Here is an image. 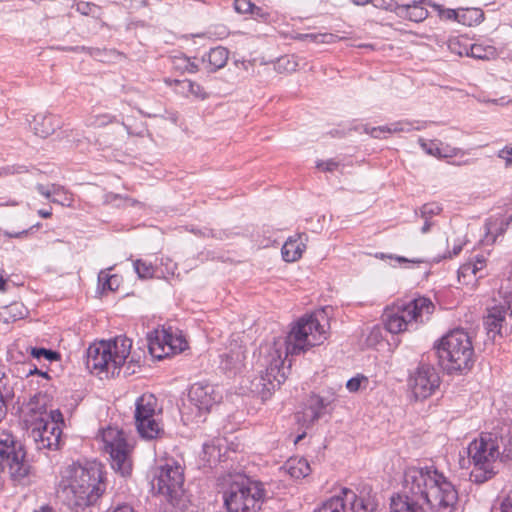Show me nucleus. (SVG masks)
Segmentation results:
<instances>
[{
    "label": "nucleus",
    "instance_id": "58836bf2",
    "mask_svg": "<svg viewBox=\"0 0 512 512\" xmlns=\"http://www.w3.org/2000/svg\"><path fill=\"white\" fill-rule=\"evenodd\" d=\"M54 197L51 199L52 203L60 204L62 206L71 207L73 205V194L67 191L64 187L56 184L54 185Z\"/></svg>",
    "mask_w": 512,
    "mask_h": 512
},
{
    "label": "nucleus",
    "instance_id": "7c9ffc66",
    "mask_svg": "<svg viewBox=\"0 0 512 512\" xmlns=\"http://www.w3.org/2000/svg\"><path fill=\"white\" fill-rule=\"evenodd\" d=\"M110 270H112V267L101 270L98 274V288L101 289L102 293L105 291H116L121 284V277L117 274L109 275L107 271Z\"/></svg>",
    "mask_w": 512,
    "mask_h": 512
},
{
    "label": "nucleus",
    "instance_id": "680f3d73",
    "mask_svg": "<svg viewBox=\"0 0 512 512\" xmlns=\"http://www.w3.org/2000/svg\"><path fill=\"white\" fill-rule=\"evenodd\" d=\"M424 220V224L421 228L422 233H427L430 231L431 227L434 225V222L431 219L422 218Z\"/></svg>",
    "mask_w": 512,
    "mask_h": 512
},
{
    "label": "nucleus",
    "instance_id": "6ab92c4d",
    "mask_svg": "<svg viewBox=\"0 0 512 512\" xmlns=\"http://www.w3.org/2000/svg\"><path fill=\"white\" fill-rule=\"evenodd\" d=\"M392 11L400 18L412 22H422L428 17V10L423 6L422 0H413L409 3H395Z\"/></svg>",
    "mask_w": 512,
    "mask_h": 512
},
{
    "label": "nucleus",
    "instance_id": "72a5a7b5",
    "mask_svg": "<svg viewBox=\"0 0 512 512\" xmlns=\"http://www.w3.org/2000/svg\"><path fill=\"white\" fill-rule=\"evenodd\" d=\"M49 401V396L46 393L38 392L30 397L25 409L29 413L42 415L46 411Z\"/></svg>",
    "mask_w": 512,
    "mask_h": 512
},
{
    "label": "nucleus",
    "instance_id": "a19ab883",
    "mask_svg": "<svg viewBox=\"0 0 512 512\" xmlns=\"http://www.w3.org/2000/svg\"><path fill=\"white\" fill-rule=\"evenodd\" d=\"M104 202L107 204H115L117 206H119L122 202L130 206H134L136 203H138L135 199L115 193H107L104 197Z\"/></svg>",
    "mask_w": 512,
    "mask_h": 512
},
{
    "label": "nucleus",
    "instance_id": "603ef678",
    "mask_svg": "<svg viewBox=\"0 0 512 512\" xmlns=\"http://www.w3.org/2000/svg\"><path fill=\"white\" fill-rule=\"evenodd\" d=\"M49 419L45 420V423H55L58 424V427L62 429V426L64 425V418L63 414L59 409L51 410L49 413Z\"/></svg>",
    "mask_w": 512,
    "mask_h": 512
},
{
    "label": "nucleus",
    "instance_id": "bf43d9fd",
    "mask_svg": "<svg viewBox=\"0 0 512 512\" xmlns=\"http://www.w3.org/2000/svg\"><path fill=\"white\" fill-rule=\"evenodd\" d=\"M441 150H442V154H439V157H445V158L456 156L458 154V152L460 151L457 148H451L449 146L441 148Z\"/></svg>",
    "mask_w": 512,
    "mask_h": 512
},
{
    "label": "nucleus",
    "instance_id": "412c9836",
    "mask_svg": "<svg viewBox=\"0 0 512 512\" xmlns=\"http://www.w3.org/2000/svg\"><path fill=\"white\" fill-rule=\"evenodd\" d=\"M507 311L505 306H494L488 310L485 317V327L490 338L495 339L497 335L502 334V328L506 322Z\"/></svg>",
    "mask_w": 512,
    "mask_h": 512
},
{
    "label": "nucleus",
    "instance_id": "6e6d98bb",
    "mask_svg": "<svg viewBox=\"0 0 512 512\" xmlns=\"http://www.w3.org/2000/svg\"><path fill=\"white\" fill-rule=\"evenodd\" d=\"M54 185L55 184H51L50 186H45L43 184H38L36 186V189L42 196H44L45 198H47L51 201V199L54 197V192H52V190H54Z\"/></svg>",
    "mask_w": 512,
    "mask_h": 512
},
{
    "label": "nucleus",
    "instance_id": "2f4dec72",
    "mask_svg": "<svg viewBox=\"0 0 512 512\" xmlns=\"http://www.w3.org/2000/svg\"><path fill=\"white\" fill-rule=\"evenodd\" d=\"M468 56L480 60H490L496 58L497 50L490 44L471 43Z\"/></svg>",
    "mask_w": 512,
    "mask_h": 512
},
{
    "label": "nucleus",
    "instance_id": "f257e3e1",
    "mask_svg": "<svg viewBox=\"0 0 512 512\" xmlns=\"http://www.w3.org/2000/svg\"><path fill=\"white\" fill-rule=\"evenodd\" d=\"M324 311L300 318L287 336L275 337L259 347V375L251 381L248 389L262 400L268 399L272 392L286 379L284 362L286 357L307 351L322 344L328 336Z\"/></svg>",
    "mask_w": 512,
    "mask_h": 512
},
{
    "label": "nucleus",
    "instance_id": "09e8293b",
    "mask_svg": "<svg viewBox=\"0 0 512 512\" xmlns=\"http://www.w3.org/2000/svg\"><path fill=\"white\" fill-rule=\"evenodd\" d=\"M234 10L239 14H250L251 9L254 7V3L250 0H234Z\"/></svg>",
    "mask_w": 512,
    "mask_h": 512
},
{
    "label": "nucleus",
    "instance_id": "f3484780",
    "mask_svg": "<svg viewBox=\"0 0 512 512\" xmlns=\"http://www.w3.org/2000/svg\"><path fill=\"white\" fill-rule=\"evenodd\" d=\"M355 500V492L343 488L339 495L332 496L326 500L314 512H351V503Z\"/></svg>",
    "mask_w": 512,
    "mask_h": 512
},
{
    "label": "nucleus",
    "instance_id": "4c0bfd02",
    "mask_svg": "<svg viewBox=\"0 0 512 512\" xmlns=\"http://www.w3.org/2000/svg\"><path fill=\"white\" fill-rule=\"evenodd\" d=\"M300 59L296 55H285L280 57L276 62V69L280 73H292L300 67Z\"/></svg>",
    "mask_w": 512,
    "mask_h": 512
},
{
    "label": "nucleus",
    "instance_id": "4d7b16f0",
    "mask_svg": "<svg viewBox=\"0 0 512 512\" xmlns=\"http://www.w3.org/2000/svg\"><path fill=\"white\" fill-rule=\"evenodd\" d=\"M492 512H512V498L510 496L503 499L498 508H493Z\"/></svg>",
    "mask_w": 512,
    "mask_h": 512
},
{
    "label": "nucleus",
    "instance_id": "5fc2aeb1",
    "mask_svg": "<svg viewBox=\"0 0 512 512\" xmlns=\"http://www.w3.org/2000/svg\"><path fill=\"white\" fill-rule=\"evenodd\" d=\"M497 156L505 161L506 167L512 165V147L505 146L498 152Z\"/></svg>",
    "mask_w": 512,
    "mask_h": 512
},
{
    "label": "nucleus",
    "instance_id": "dca6fc26",
    "mask_svg": "<svg viewBox=\"0 0 512 512\" xmlns=\"http://www.w3.org/2000/svg\"><path fill=\"white\" fill-rule=\"evenodd\" d=\"M188 398L190 403L198 409L201 416L202 413L208 412L214 404L218 403L222 396L212 384L197 382L191 385Z\"/></svg>",
    "mask_w": 512,
    "mask_h": 512
},
{
    "label": "nucleus",
    "instance_id": "a18cd8bd",
    "mask_svg": "<svg viewBox=\"0 0 512 512\" xmlns=\"http://www.w3.org/2000/svg\"><path fill=\"white\" fill-rule=\"evenodd\" d=\"M433 7L441 19L457 21L458 9L444 8L439 4H434Z\"/></svg>",
    "mask_w": 512,
    "mask_h": 512
},
{
    "label": "nucleus",
    "instance_id": "de8ad7c7",
    "mask_svg": "<svg viewBox=\"0 0 512 512\" xmlns=\"http://www.w3.org/2000/svg\"><path fill=\"white\" fill-rule=\"evenodd\" d=\"M76 10L83 15H93L99 7L91 2L80 1L76 4Z\"/></svg>",
    "mask_w": 512,
    "mask_h": 512
},
{
    "label": "nucleus",
    "instance_id": "c9c22d12",
    "mask_svg": "<svg viewBox=\"0 0 512 512\" xmlns=\"http://www.w3.org/2000/svg\"><path fill=\"white\" fill-rule=\"evenodd\" d=\"M377 506L374 497L355 494V500L351 503V512H376Z\"/></svg>",
    "mask_w": 512,
    "mask_h": 512
},
{
    "label": "nucleus",
    "instance_id": "473e14b6",
    "mask_svg": "<svg viewBox=\"0 0 512 512\" xmlns=\"http://www.w3.org/2000/svg\"><path fill=\"white\" fill-rule=\"evenodd\" d=\"M26 313L27 310L22 303L13 302L7 306L2 307L0 311V317L4 320V322L9 323L24 318Z\"/></svg>",
    "mask_w": 512,
    "mask_h": 512
},
{
    "label": "nucleus",
    "instance_id": "ea45409f",
    "mask_svg": "<svg viewBox=\"0 0 512 512\" xmlns=\"http://www.w3.org/2000/svg\"><path fill=\"white\" fill-rule=\"evenodd\" d=\"M134 270L140 279L152 278L155 273V267L142 259H138L134 262Z\"/></svg>",
    "mask_w": 512,
    "mask_h": 512
},
{
    "label": "nucleus",
    "instance_id": "20e7f679",
    "mask_svg": "<svg viewBox=\"0 0 512 512\" xmlns=\"http://www.w3.org/2000/svg\"><path fill=\"white\" fill-rule=\"evenodd\" d=\"M472 464L470 480L481 484L496 474L498 460L512 459V425L481 433L467 448Z\"/></svg>",
    "mask_w": 512,
    "mask_h": 512
},
{
    "label": "nucleus",
    "instance_id": "ddd939ff",
    "mask_svg": "<svg viewBox=\"0 0 512 512\" xmlns=\"http://www.w3.org/2000/svg\"><path fill=\"white\" fill-rule=\"evenodd\" d=\"M148 347L152 356L164 358L171 354L180 353L187 347V342L165 329L155 330L148 337Z\"/></svg>",
    "mask_w": 512,
    "mask_h": 512
},
{
    "label": "nucleus",
    "instance_id": "1a4fd4ad",
    "mask_svg": "<svg viewBox=\"0 0 512 512\" xmlns=\"http://www.w3.org/2000/svg\"><path fill=\"white\" fill-rule=\"evenodd\" d=\"M5 468L16 483H24L32 473L24 447L8 432L0 433V470Z\"/></svg>",
    "mask_w": 512,
    "mask_h": 512
},
{
    "label": "nucleus",
    "instance_id": "e433bc0d",
    "mask_svg": "<svg viewBox=\"0 0 512 512\" xmlns=\"http://www.w3.org/2000/svg\"><path fill=\"white\" fill-rule=\"evenodd\" d=\"M115 121V116L109 113H90L84 120L86 127L101 128Z\"/></svg>",
    "mask_w": 512,
    "mask_h": 512
},
{
    "label": "nucleus",
    "instance_id": "c85d7f7f",
    "mask_svg": "<svg viewBox=\"0 0 512 512\" xmlns=\"http://www.w3.org/2000/svg\"><path fill=\"white\" fill-rule=\"evenodd\" d=\"M305 245L299 239L289 238L281 249L283 260L294 262L301 258Z\"/></svg>",
    "mask_w": 512,
    "mask_h": 512
},
{
    "label": "nucleus",
    "instance_id": "c756f323",
    "mask_svg": "<svg viewBox=\"0 0 512 512\" xmlns=\"http://www.w3.org/2000/svg\"><path fill=\"white\" fill-rule=\"evenodd\" d=\"M484 19V13L479 8H459L457 22L465 26L480 24Z\"/></svg>",
    "mask_w": 512,
    "mask_h": 512
},
{
    "label": "nucleus",
    "instance_id": "7ed1b4c3",
    "mask_svg": "<svg viewBox=\"0 0 512 512\" xmlns=\"http://www.w3.org/2000/svg\"><path fill=\"white\" fill-rule=\"evenodd\" d=\"M105 475L104 466L98 461L73 463L63 472L58 497L74 509L93 506L106 490Z\"/></svg>",
    "mask_w": 512,
    "mask_h": 512
},
{
    "label": "nucleus",
    "instance_id": "bb28decb",
    "mask_svg": "<svg viewBox=\"0 0 512 512\" xmlns=\"http://www.w3.org/2000/svg\"><path fill=\"white\" fill-rule=\"evenodd\" d=\"M229 57V51L222 47L217 46L211 48L210 51L202 58L203 62H207L211 71H216L223 68Z\"/></svg>",
    "mask_w": 512,
    "mask_h": 512
},
{
    "label": "nucleus",
    "instance_id": "3c124183",
    "mask_svg": "<svg viewBox=\"0 0 512 512\" xmlns=\"http://www.w3.org/2000/svg\"><path fill=\"white\" fill-rule=\"evenodd\" d=\"M318 38H321L322 43H329L333 39L332 34H301L299 39L309 40V41H318Z\"/></svg>",
    "mask_w": 512,
    "mask_h": 512
},
{
    "label": "nucleus",
    "instance_id": "393cba45",
    "mask_svg": "<svg viewBox=\"0 0 512 512\" xmlns=\"http://www.w3.org/2000/svg\"><path fill=\"white\" fill-rule=\"evenodd\" d=\"M414 129L419 130L420 127H414L413 124L408 121H398L379 127H365V132L373 138H382V135L385 133L410 132Z\"/></svg>",
    "mask_w": 512,
    "mask_h": 512
},
{
    "label": "nucleus",
    "instance_id": "0e129e2a",
    "mask_svg": "<svg viewBox=\"0 0 512 512\" xmlns=\"http://www.w3.org/2000/svg\"><path fill=\"white\" fill-rule=\"evenodd\" d=\"M462 250V245H455L453 247V250L452 252H449L448 255H445L443 258H452L453 256H456L460 253V251Z\"/></svg>",
    "mask_w": 512,
    "mask_h": 512
},
{
    "label": "nucleus",
    "instance_id": "f03ea898",
    "mask_svg": "<svg viewBox=\"0 0 512 512\" xmlns=\"http://www.w3.org/2000/svg\"><path fill=\"white\" fill-rule=\"evenodd\" d=\"M403 489L404 495L391 497L390 512H455L458 493L434 466L407 467Z\"/></svg>",
    "mask_w": 512,
    "mask_h": 512
},
{
    "label": "nucleus",
    "instance_id": "49530a36",
    "mask_svg": "<svg viewBox=\"0 0 512 512\" xmlns=\"http://www.w3.org/2000/svg\"><path fill=\"white\" fill-rule=\"evenodd\" d=\"M31 355L34 358L40 359L41 357H44L45 359L49 361L56 360L58 358V353L54 352L52 350H48L45 348H32L31 349Z\"/></svg>",
    "mask_w": 512,
    "mask_h": 512
},
{
    "label": "nucleus",
    "instance_id": "5701e85b",
    "mask_svg": "<svg viewBox=\"0 0 512 512\" xmlns=\"http://www.w3.org/2000/svg\"><path fill=\"white\" fill-rule=\"evenodd\" d=\"M58 123L56 118L49 113H38L32 117L30 121V127L34 131L35 135L46 138L51 135Z\"/></svg>",
    "mask_w": 512,
    "mask_h": 512
},
{
    "label": "nucleus",
    "instance_id": "0eeeda50",
    "mask_svg": "<svg viewBox=\"0 0 512 512\" xmlns=\"http://www.w3.org/2000/svg\"><path fill=\"white\" fill-rule=\"evenodd\" d=\"M131 346L132 341L125 336L94 343L87 349L86 366L98 373L118 374L130 354Z\"/></svg>",
    "mask_w": 512,
    "mask_h": 512
},
{
    "label": "nucleus",
    "instance_id": "4be33fe9",
    "mask_svg": "<svg viewBox=\"0 0 512 512\" xmlns=\"http://www.w3.org/2000/svg\"><path fill=\"white\" fill-rule=\"evenodd\" d=\"M165 83L169 86L174 85L175 92L184 97L193 96L200 100H204L207 97V94L204 91L203 87L200 84L193 82L191 80L165 79Z\"/></svg>",
    "mask_w": 512,
    "mask_h": 512
},
{
    "label": "nucleus",
    "instance_id": "338daca9",
    "mask_svg": "<svg viewBox=\"0 0 512 512\" xmlns=\"http://www.w3.org/2000/svg\"><path fill=\"white\" fill-rule=\"evenodd\" d=\"M38 215L42 218H50L51 215H52V212L51 210H44V209H40L38 211Z\"/></svg>",
    "mask_w": 512,
    "mask_h": 512
},
{
    "label": "nucleus",
    "instance_id": "8fccbe9b",
    "mask_svg": "<svg viewBox=\"0 0 512 512\" xmlns=\"http://www.w3.org/2000/svg\"><path fill=\"white\" fill-rule=\"evenodd\" d=\"M419 143L421 147L432 156L439 157V154H442L441 148L433 141L428 143L424 139H419Z\"/></svg>",
    "mask_w": 512,
    "mask_h": 512
},
{
    "label": "nucleus",
    "instance_id": "2eb2a0df",
    "mask_svg": "<svg viewBox=\"0 0 512 512\" xmlns=\"http://www.w3.org/2000/svg\"><path fill=\"white\" fill-rule=\"evenodd\" d=\"M62 429L55 423H45L39 418L30 431V437L34 440L38 450H56L60 446Z\"/></svg>",
    "mask_w": 512,
    "mask_h": 512
},
{
    "label": "nucleus",
    "instance_id": "13d9d810",
    "mask_svg": "<svg viewBox=\"0 0 512 512\" xmlns=\"http://www.w3.org/2000/svg\"><path fill=\"white\" fill-rule=\"evenodd\" d=\"M250 15H252V17L254 19H267L269 14L264 11L261 7H258L254 4V7L251 9L250 11Z\"/></svg>",
    "mask_w": 512,
    "mask_h": 512
},
{
    "label": "nucleus",
    "instance_id": "e2e57ef3",
    "mask_svg": "<svg viewBox=\"0 0 512 512\" xmlns=\"http://www.w3.org/2000/svg\"><path fill=\"white\" fill-rule=\"evenodd\" d=\"M503 306H505L507 314L509 313L510 318H512V295L506 298Z\"/></svg>",
    "mask_w": 512,
    "mask_h": 512
},
{
    "label": "nucleus",
    "instance_id": "423d86ee",
    "mask_svg": "<svg viewBox=\"0 0 512 512\" xmlns=\"http://www.w3.org/2000/svg\"><path fill=\"white\" fill-rule=\"evenodd\" d=\"M435 347L439 362L448 373H463L471 369L474 349L469 334L464 330L450 331Z\"/></svg>",
    "mask_w": 512,
    "mask_h": 512
},
{
    "label": "nucleus",
    "instance_id": "9b49d317",
    "mask_svg": "<svg viewBox=\"0 0 512 512\" xmlns=\"http://www.w3.org/2000/svg\"><path fill=\"white\" fill-rule=\"evenodd\" d=\"M151 484L154 491L174 503L184 491V468L173 459L166 460L155 469Z\"/></svg>",
    "mask_w": 512,
    "mask_h": 512
},
{
    "label": "nucleus",
    "instance_id": "774afa93",
    "mask_svg": "<svg viewBox=\"0 0 512 512\" xmlns=\"http://www.w3.org/2000/svg\"><path fill=\"white\" fill-rule=\"evenodd\" d=\"M9 237H14V238H20L22 237L23 235H26L27 234V231L26 230H23L21 232H18V233H6Z\"/></svg>",
    "mask_w": 512,
    "mask_h": 512
},
{
    "label": "nucleus",
    "instance_id": "6e6552de",
    "mask_svg": "<svg viewBox=\"0 0 512 512\" xmlns=\"http://www.w3.org/2000/svg\"><path fill=\"white\" fill-rule=\"evenodd\" d=\"M265 497L263 484L250 479L233 482L224 493V505L229 512H256Z\"/></svg>",
    "mask_w": 512,
    "mask_h": 512
},
{
    "label": "nucleus",
    "instance_id": "69168bd1",
    "mask_svg": "<svg viewBox=\"0 0 512 512\" xmlns=\"http://www.w3.org/2000/svg\"><path fill=\"white\" fill-rule=\"evenodd\" d=\"M113 512H134V510L129 505H120Z\"/></svg>",
    "mask_w": 512,
    "mask_h": 512
},
{
    "label": "nucleus",
    "instance_id": "f8f14e48",
    "mask_svg": "<svg viewBox=\"0 0 512 512\" xmlns=\"http://www.w3.org/2000/svg\"><path fill=\"white\" fill-rule=\"evenodd\" d=\"M160 411L157 398L152 394H143L136 400L134 418L141 437L155 439L163 432Z\"/></svg>",
    "mask_w": 512,
    "mask_h": 512
},
{
    "label": "nucleus",
    "instance_id": "864d4df0",
    "mask_svg": "<svg viewBox=\"0 0 512 512\" xmlns=\"http://www.w3.org/2000/svg\"><path fill=\"white\" fill-rule=\"evenodd\" d=\"M338 166L339 163L333 159L317 162V168L325 172H333L338 168Z\"/></svg>",
    "mask_w": 512,
    "mask_h": 512
},
{
    "label": "nucleus",
    "instance_id": "052dcab7",
    "mask_svg": "<svg viewBox=\"0 0 512 512\" xmlns=\"http://www.w3.org/2000/svg\"><path fill=\"white\" fill-rule=\"evenodd\" d=\"M388 257L390 259H395L399 263H413V264L422 263V260L418 259V258L408 259V258H405V257H402V256H393V255H390Z\"/></svg>",
    "mask_w": 512,
    "mask_h": 512
},
{
    "label": "nucleus",
    "instance_id": "9d476101",
    "mask_svg": "<svg viewBox=\"0 0 512 512\" xmlns=\"http://www.w3.org/2000/svg\"><path fill=\"white\" fill-rule=\"evenodd\" d=\"M98 439L103 450L110 456L112 468L122 476L129 475L132 470L131 447L124 432L117 427L109 426L100 432Z\"/></svg>",
    "mask_w": 512,
    "mask_h": 512
},
{
    "label": "nucleus",
    "instance_id": "4468645a",
    "mask_svg": "<svg viewBox=\"0 0 512 512\" xmlns=\"http://www.w3.org/2000/svg\"><path fill=\"white\" fill-rule=\"evenodd\" d=\"M440 378L435 368L430 365H421L411 378V387L417 399L430 397L439 387Z\"/></svg>",
    "mask_w": 512,
    "mask_h": 512
},
{
    "label": "nucleus",
    "instance_id": "b1692460",
    "mask_svg": "<svg viewBox=\"0 0 512 512\" xmlns=\"http://www.w3.org/2000/svg\"><path fill=\"white\" fill-rule=\"evenodd\" d=\"M245 357L243 347L231 348L229 352L221 355L220 368L226 373L235 374L241 370Z\"/></svg>",
    "mask_w": 512,
    "mask_h": 512
},
{
    "label": "nucleus",
    "instance_id": "79ce46f5",
    "mask_svg": "<svg viewBox=\"0 0 512 512\" xmlns=\"http://www.w3.org/2000/svg\"><path fill=\"white\" fill-rule=\"evenodd\" d=\"M368 383L369 379L366 376L358 374L347 381L346 388L349 392H357L361 387L366 388Z\"/></svg>",
    "mask_w": 512,
    "mask_h": 512
},
{
    "label": "nucleus",
    "instance_id": "a878e982",
    "mask_svg": "<svg viewBox=\"0 0 512 512\" xmlns=\"http://www.w3.org/2000/svg\"><path fill=\"white\" fill-rule=\"evenodd\" d=\"M283 469L295 479L305 478L311 472L308 461L305 458L298 457L288 459L284 464Z\"/></svg>",
    "mask_w": 512,
    "mask_h": 512
},
{
    "label": "nucleus",
    "instance_id": "c03bdc74",
    "mask_svg": "<svg viewBox=\"0 0 512 512\" xmlns=\"http://www.w3.org/2000/svg\"><path fill=\"white\" fill-rule=\"evenodd\" d=\"M176 67L188 73H196L198 71V65L188 57L177 58Z\"/></svg>",
    "mask_w": 512,
    "mask_h": 512
},
{
    "label": "nucleus",
    "instance_id": "cd10ccee",
    "mask_svg": "<svg viewBox=\"0 0 512 512\" xmlns=\"http://www.w3.org/2000/svg\"><path fill=\"white\" fill-rule=\"evenodd\" d=\"M226 440L223 438H214L204 443L203 453L209 464L216 463L225 455L223 450L226 448Z\"/></svg>",
    "mask_w": 512,
    "mask_h": 512
},
{
    "label": "nucleus",
    "instance_id": "39448f33",
    "mask_svg": "<svg viewBox=\"0 0 512 512\" xmlns=\"http://www.w3.org/2000/svg\"><path fill=\"white\" fill-rule=\"evenodd\" d=\"M435 305L427 297H417L409 301H398L386 307L382 321L387 331L393 334L413 329L419 323L429 320Z\"/></svg>",
    "mask_w": 512,
    "mask_h": 512
},
{
    "label": "nucleus",
    "instance_id": "aec40b11",
    "mask_svg": "<svg viewBox=\"0 0 512 512\" xmlns=\"http://www.w3.org/2000/svg\"><path fill=\"white\" fill-rule=\"evenodd\" d=\"M326 404L324 399L318 395H312L301 413L297 414V421L308 427L317 421L323 414Z\"/></svg>",
    "mask_w": 512,
    "mask_h": 512
},
{
    "label": "nucleus",
    "instance_id": "37998d69",
    "mask_svg": "<svg viewBox=\"0 0 512 512\" xmlns=\"http://www.w3.org/2000/svg\"><path fill=\"white\" fill-rule=\"evenodd\" d=\"M441 211L442 208L438 203H427L420 208V217L432 219L434 216L439 215Z\"/></svg>",
    "mask_w": 512,
    "mask_h": 512
},
{
    "label": "nucleus",
    "instance_id": "a211bd4d",
    "mask_svg": "<svg viewBox=\"0 0 512 512\" xmlns=\"http://www.w3.org/2000/svg\"><path fill=\"white\" fill-rule=\"evenodd\" d=\"M486 267V258L483 255H477L474 260L468 261L458 269V280L463 284H472L474 281L484 277Z\"/></svg>",
    "mask_w": 512,
    "mask_h": 512
},
{
    "label": "nucleus",
    "instance_id": "f704fd0d",
    "mask_svg": "<svg viewBox=\"0 0 512 512\" xmlns=\"http://www.w3.org/2000/svg\"><path fill=\"white\" fill-rule=\"evenodd\" d=\"M470 44L469 38L465 36H453L446 42L448 50L457 56H468Z\"/></svg>",
    "mask_w": 512,
    "mask_h": 512
}]
</instances>
